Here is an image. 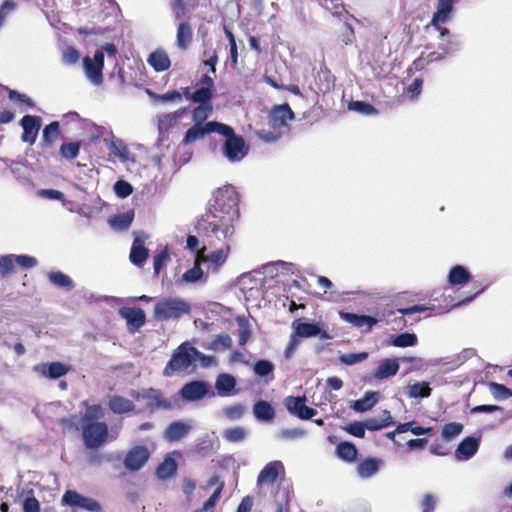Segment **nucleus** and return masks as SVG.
Masks as SVG:
<instances>
[{"label": "nucleus", "mask_w": 512, "mask_h": 512, "mask_svg": "<svg viewBox=\"0 0 512 512\" xmlns=\"http://www.w3.org/2000/svg\"><path fill=\"white\" fill-rule=\"evenodd\" d=\"M235 218L229 213L219 214L207 210L198 219L196 229L199 235L209 240L210 244L213 240L224 241L234 234Z\"/></svg>", "instance_id": "obj_1"}, {"label": "nucleus", "mask_w": 512, "mask_h": 512, "mask_svg": "<svg viewBox=\"0 0 512 512\" xmlns=\"http://www.w3.org/2000/svg\"><path fill=\"white\" fill-rule=\"evenodd\" d=\"M295 113L289 104L274 105L268 113L270 129H260L256 136L264 142H276L289 131V122L294 120Z\"/></svg>", "instance_id": "obj_2"}, {"label": "nucleus", "mask_w": 512, "mask_h": 512, "mask_svg": "<svg viewBox=\"0 0 512 512\" xmlns=\"http://www.w3.org/2000/svg\"><path fill=\"white\" fill-rule=\"evenodd\" d=\"M189 303L179 297H163L154 305L153 317L156 321L178 320L190 313Z\"/></svg>", "instance_id": "obj_3"}, {"label": "nucleus", "mask_w": 512, "mask_h": 512, "mask_svg": "<svg viewBox=\"0 0 512 512\" xmlns=\"http://www.w3.org/2000/svg\"><path fill=\"white\" fill-rule=\"evenodd\" d=\"M485 290V287H480V286H476V290L475 292L457 302V303H452V301L446 305H443V306H435V305H431V306H424V305H413V306H410V307H407V308H399L397 309V312H399L401 314L400 317H395L393 319V322L395 323V325L392 327L394 330L398 329V330H402L404 327H406L407 323H408V320L405 319V316H411L415 313H418V312H424V311H427V310H431V311H436L437 314H443V313H446L448 311H450L452 308L454 307H458L462 304H465V303H468L470 302L471 300H473L477 295H479L480 293H482L483 291Z\"/></svg>", "instance_id": "obj_4"}, {"label": "nucleus", "mask_w": 512, "mask_h": 512, "mask_svg": "<svg viewBox=\"0 0 512 512\" xmlns=\"http://www.w3.org/2000/svg\"><path fill=\"white\" fill-rule=\"evenodd\" d=\"M239 196L234 186L225 185L218 188L210 202L207 210L224 214L229 213L233 217L238 216Z\"/></svg>", "instance_id": "obj_5"}, {"label": "nucleus", "mask_w": 512, "mask_h": 512, "mask_svg": "<svg viewBox=\"0 0 512 512\" xmlns=\"http://www.w3.org/2000/svg\"><path fill=\"white\" fill-rule=\"evenodd\" d=\"M191 113L194 124L186 131L181 141V145L185 146L193 144L211 133L209 130V122H206V120L212 115L213 109L194 107Z\"/></svg>", "instance_id": "obj_6"}, {"label": "nucleus", "mask_w": 512, "mask_h": 512, "mask_svg": "<svg viewBox=\"0 0 512 512\" xmlns=\"http://www.w3.org/2000/svg\"><path fill=\"white\" fill-rule=\"evenodd\" d=\"M131 395L136 400H145L146 410L149 413L173 408V403L159 389L147 388L141 391H134Z\"/></svg>", "instance_id": "obj_7"}, {"label": "nucleus", "mask_w": 512, "mask_h": 512, "mask_svg": "<svg viewBox=\"0 0 512 512\" xmlns=\"http://www.w3.org/2000/svg\"><path fill=\"white\" fill-rule=\"evenodd\" d=\"M82 437L86 448L97 449L108 438V426L105 422H88L82 424Z\"/></svg>", "instance_id": "obj_8"}, {"label": "nucleus", "mask_w": 512, "mask_h": 512, "mask_svg": "<svg viewBox=\"0 0 512 512\" xmlns=\"http://www.w3.org/2000/svg\"><path fill=\"white\" fill-rule=\"evenodd\" d=\"M187 343H182L172 354L171 359L166 364L163 374L172 376L175 373L187 370L193 363V353L190 351Z\"/></svg>", "instance_id": "obj_9"}, {"label": "nucleus", "mask_w": 512, "mask_h": 512, "mask_svg": "<svg viewBox=\"0 0 512 512\" xmlns=\"http://www.w3.org/2000/svg\"><path fill=\"white\" fill-rule=\"evenodd\" d=\"M324 327L325 324L323 322L307 323L301 318L295 319L292 322L293 333L299 339L311 337H319L322 340L330 339L331 336Z\"/></svg>", "instance_id": "obj_10"}, {"label": "nucleus", "mask_w": 512, "mask_h": 512, "mask_svg": "<svg viewBox=\"0 0 512 512\" xmlns=\"http://www.w3.org/2000/svg\"><path fill=\"white\" fill-rule=\"evenodd\" d=\"M37 259L29 255L9 254L0 259V276L6 277L14 271V266L18 265L25 269L33 268L37 265Z\"/></svg>", "instance_id": "obj_11"}, {"label": "nucleus", "mask_w": 512, "mask_h": 512, "mask_svg": "<svg viewBox=\"0 0 512 512\" xmlns=\"http://www.w3.org/2000/svg\"><path fill=\"white\" fill-rule=\"evenodd\" d=\"M83 68L87 78L94 84L100 85L103 82L104 53L102 50H96L94 60L89 56L83 58Z\"/></svg>", "instance_id": "obj_12"}, {"label": "nucleus", "mask_w": 512, "mask_h": 512, "mask_svg": "<svg viewBox=\"0 0 512 512\" xmlns=\"http://www.w3.org/2000/svg\"><path fill=\"white\" fill-rule=\"evenodd\" d=\"M62 505L82 508L91 512L101 511V505L93 498L85 497L75 490H67L61 499Z\"/></svg>", "instance_id": "obj_13"}, {"label": "nucleus", "mask_w": 512, "mask_h": 512, "mask_svg": "<svg viewBox=\"0 0 512 512\" xmlns=\"http://www.w3.org/2000/svg\"><path fill=\"white\" fill-rule=\"evenodd\" d=\"M459 0H438L437 10L433 14L431 25L440 31L442 37L449 36V30L441 27V24L450 19L453 5Z\"/></svg>", "instance_id": "obj_14"}, {"label": "nucleus", "mask_w": 512, "mask_h": 512, "mask_svg": "<svg viewBox=\"0 0 512 512\" xmlns=\"http://www.w3.org/2000/svg\"><path fill=\"white\" fill-rule=\"evenodd\" d=\"M285 475V468L281 461H271L264 466L257 477V486L273 485L278 478Z\"/></svg>", "instance_id": "obj_15"}, {"label": "nucleus", "mask_w": 512, "mask_h": 512, "mask_svg": "<svg viewBox=\"0 0 512 512\" xmlns=\"http://www.w3.org/2000/svg\"><path fill=\"white\" fill-rule=\"evenodd\" d=\"M306 398L288 396L285 398V406L287 410L302 420H309L317 414V410L305 404Z\"/></svg>", "instance_id": "obj_16"}, {"label": "nucleus", "mask_w": 512, "mask_h": 512, "mask_svg": "<svg viewBox=\"0 0 512 512\" xmlns=\"http://www.w3.org/2000/svg\"><path fill=\"white\" fill-rule=\"evenodd\" d=\"M41 118L35 115H25L20 120L23 129L21 140L24 143L33 145L36 142L39 130L41 128Z\"/></svg>", "instance_id": "obj_17"}, {"label": "nucleus", "mask_w": 512, "mask_h": 512, "mask_svg": "<svg viewBox=\"0 0 512 512\" xmlns=\"http://www.w3.org/2000/svg\"><path fill=\"white\" fill-rule=\"evenodd\" d=\"M119 315L126 320L129 332L135 333L146 321V315L143 309L139 307H122L119 309Z\"/></svg>", "instance_id": "obj_18"}, {"label": "nucleus", "mask_w": 512, "mask_h": 512, "mask_svg": "<svg viewBox=\"0 0 512 512\" xmlns=\"http://www.w3.org/2000/svg\"><path fill=\"white\" fill-rule=\"evenodd\" d=\"M149 457L150 452L145 446H135L126 454L124 466L130 471H137L145 465Z\"/></svg>", "instance_id": "obj_19"}, {"label": "nucleus", "mask_w": 512, "mask_h": 512, "mask_svg": "<svg viewBox=\"0 0 512 512\" xmlns=\"http://www.w3.org/2000/svg\"><path fill=\"white\" fill-rule=\"evenodd\" d=\"M180 94H182V97L186 100L197 103L198 105L196 107L213 109L212 94L209 88H197L195 91H192L191 87H183L181 88Z\"/></svg>", "instance_id": "obj_20"}, {"label": "nucleus", "mask_w": 512, "mask_h": 512, "mask_svg": "<svg viewBox=\"0 0 512 512\" xmlns=\"http://www.w3.org/2000/svg\"><path fill=\"white\" fill-rule=\"evenodd\" d=\"M223 153L230 161L241 160L247 153L244 139L236 134L229 137L224 143Z\"/></svg>", "instance_id": "obj_21"}, {"label": "nucleus", "mask_w": 512, "mask_h": 512, "mask_svg": "<svg viewBox=\"0 0 512 512\" xmlns=\"http://www.w3.org/2000/svg\"><path fill=\"white\" fill-rule=\"evenodd\" d=\"M208 385L202 381H191L186 383L180 390L183 399L196 401L204 398L208 393Z\"/></svg>", "instance_id": "obj_22"}, {"label": "nucleus", "mask_w": 512, "mask_h": 512, "mask_svg": "<svg viewBox=\"0 0 512 512\" xmlns=\"http://www.w3.org/2000/svg\"><path fill=\"white\" fill-rule=\"evenodd\" d=\"M341 318L346 322L350 323L354 327L357 328H365L364 331H371L373 326H375L379 321L383 320V318H377L368 315H357L350 312H343L340 314Z\"/></svg>", "instance_id": "obj_23"}, {"label": "nucleus", "mask_w": 512, "mask_h": 512, "mask_svg": "<svg viewBox=\"0 0 512 512\" xmlns=\"http://www.w3.org/2000/svg\"><path fill=\"white\" fill-rule=\"evenodd\" d=\"M191 430L190 425L183 421H174L170 423L164 433V439L168 442H177L183 439Z\"/></svg>", "instance_id": "obj_24"}, {"label": "nucleus", "mask_w": 512, "mask_h": 512, "mask_svg": "<svg viewBox=\"0 0 512 512\" xmlns=\"http://www.w3.org/2000/svg\"><path fill=\"white\" fill-rule=\"evenodd\" d=\"M479 449V440L475 437L464 438L457 446L455 457L458 460H468L474 456Z\"/></svg>", "instance_id": "obj_25"}, {"label": "nucleus", "mask_w": 512, "mask_h": 512, "mask_svg": "<svg viewBox=\"0 0 512 512\" xmlns=\"http://www.w3.org/2000/svg\"><path fill=\"white\" fill-rule=\"evenodd\" d=\"M399 369V362L396 358H386L374 370L373 377L378 380L387 379L395 376Z\"/></svg>", "instance_id": "obj_26"}, {"label": "nucleus", "mask_w": 512, "mask_h": 512, "mask_svg": "<svg viewBox=\"0 0 512 512\" xmlns=\"http://www.w3.org/2000/svg\"><path fill=\"white\" fill-rule=\"evenodd\" d=\"M60 136V123L58 121H52L46 125L42 131L41 147L43 149L52 148Z\"/></svg>", "instance_id": "obj_27"}, {"label": "nucleus", "mask_w": 512, "mask_h": 512, "mask_svg": "<svg viewBox=\"0 0 512 512\" xmlns=\"http://www.w3.org/2000/svg\"><path fill=\"white\" fill-rule=\"evenodd\" d=\"M189 111L188 107H181L172 113H168L159 118L158 127L160 132H168L173 127L177 126L179 119L182 118Z\"/></svg>", "instance_id": "obj_28"}, {"label": "nucleus", "mask_w": 512, "mask_h": 512, "mask_svg": "<svg viewBox=\"0 0 512 512\" xmlns=\"http://www.w3.org/2000/svg\"><path fill=\"white\" fill-rule=\"evenodd\" d=\"M108 407L115 414H125L135 411L133 401L120 395L111 396L108 401Z\"/></svg>", "instance_id": "obj_29"}, {"label": "nucleus", "mask_w": 512, "mask_h": 512, "mask_svg": "<svg viewBox=\"0 0 512 512\" xmlns=\"http://www.w3.org/2000/svg\"><path fill=\"white\" fill-rule=\"evenodd\" d=\"M70 370V366L65 365L61 362H51L43 364L38 371L46 378L58 379L66 375Z\"/></svg>", "instance_id": "obj_30"}, {"label": "nucleus", "mask_w": 512, "mask_h": 512, "mask_svg": "<svg viewBox=\"0 0 512 512\" xmlns=\"http://www.w3.org/2000/svg\"><path fill=\"white\" fill-rule=\"evenodd\" d=\"M253 414L259 421L271 422L275 418V409L268 401L260 399L253 406Z\"/></svg>", "instance_id": "obj_31"}, {"label": "nucleus", "mask_w": 512, "mask_h": 512, "mask_svg": "<svg viewBox=\"0 0 512 512\" xmlns=\"http://www.w3.org/2000/svg\"><path fill=\"white\" fill-rule=\"evenodd\" d=\"M193 40L192 27L188 21H182L177 27L176 45L181 50H186Z\"/></svg>", "instance_id": "obj_32"}, {"label": "nucleus", "mask_w": 512, "mask_h": 512, "mask_svg": "<svg viewBox=\"0 0 512 512\" xmlns=\"http://www.w3.org/2000/svg\"><path fill=\"white\" fill-rule=\"evenodd\" d=\"M147 62L157 72L166 71L171 66L170 58L163 50H156L152 52L149 55Z\"/></svg>", "instance_id": "obj_33"}, {"label": "nucleus", "mask_w": 512, "mask_h": 512, "mask_svg": "<svg viewBox=\"0 0 512 512\" xmlns=\"http://www.w3.org/2000/svg\"><path fill=\"white\" fill-rule=\"evenodd\" d=\"M236 386V379L231 374H220L215 383V388L219 395L229 396L234 393Z\"/></svg>", "instance_id": "obj_34"}, {"label": "nucleus", "mask_w": 512, "mask_h": 512, "mask_svg": "<svg viewBox=\"0 0 512 512\" xmlns=\"http://www.w3.org/2000/svg\"><path fill=\"white\" fill-rule=\"evenodd\" d=\"M380 463L379 459L368 457L358 464L357 473L361 478H369L378 472Z\"/></svg>", "instance_id": "obj_35"}, {"label": "nucleus", "mask_w": 512, "mask_h": 512, "mask_svg": "<svg viewBox=\"0 0 512 512\" xmlns=\"http://www.w3.org/2000/svg\"><path fill=\"white\" fill-rule=\"evenodd\" d=\"M177 462L174 458L167 456L156 469V476L161 480L171 478L177 472Z\"/></svg>", "instance_id": "obj_36"}, {"label": "nucleus", "mask_w": 512, "mask_h": 512, "mask_svg": "<svg viewBox=\"0 0 512 512\" xmlns=\"http://www.w3.org/2000/svg\"><path fill=\"white\" fill-rule=\"evenodd\" d=\"M365 428L369 431H377L382 428L391 426L395 424L393 417L391 416L390 411L384 410L382 417L380 419L377 418H369L364 421Z\"/></svg>", "instance_id": "obj_37"}, {"label": "nucleus", "mask_w": 512, "mask_h": 512, "mask_svg": "<svg viewBox=\"0 0 512 512\" xmlns=\"http://www.w3.org/2000/svg\"><path fill=\"white\" fill-rule=\"evenodd\" d=\"M149 256L148 249L136 239L131 247L130 261L136 266H142Z\"/></svg>", "instance_id": "obj_38"}, {"label": "nucleus", "mask_w": 512, "mask_h": 512, "mask_svg": "<svg viewBox=\"0 0 512 512\" xmlns=\"http://www.w3.org/2000/svg\"><path fill=\"white\" fill-rule=\"evenodd\" d=\"M470 278H471V275H470L469 271L461 265L453 266L450 269L449 274H448V282L451 285L465 284V283L469 282Z\"/></svg>", "instance_id": "obj_39"}, {"label": "nucleus", "mask_w": 512, "mask_h": 512, "mask_svg": "<svg viewBox=\"0 0 512 512\" xmlns=\"http://www.w3.org/2000/svg\"><path fill=\"white\" fill-rule=\"evenodd\" d=\"M231 346L232 339L228 334L217 335L210 343L202 344L204 349L212 350L215 352L228 350L231 348Z\"/></svg>", "instance_id": "obj_40"}, {"label": "nucleus", "mask_w": 512, "mask_h": 512, "mask_svg": "<svg viewBox=\"0 0 512 512\" xmlns=\"http://www.w3.org/2000/svg\"><path fill=\"white\" fill-rule=\"evenodd\" d=\"M337 456L346 462H353L357 458L358 450L353 443L341 442L336 447Z\"/></svg>", "instance_id": "obj_41"}, {"label": "nucleus", "mask_w": 512, "mask_h": 512, "mask_svg": "<svg viewBox=\"0 0 512 512\" xmlns=\"http://www.w3.org/2000/svg\"><path fill=\"white\" fill-rule=\"evenodd\" d=\"M81 141L63 142L59 148V155L65 160L72 161L80 153Z\"/></svg>", "instance_id": "obj_42"}, {"label": "nucleus", "mask_w": 512, "mask_h": 512, "mask_svg": "<svg viewBox=\"0 0 512 512\" xmlns=\"http://www.w3.org/2000/svg\"><path fill=\"white\" fill-rule=\"evenodd\" d=\"M432 389L427 382H416L407 387V395L410 398H427L431 395Z\"/></svg>", "instance_id": "obj_43"}, {"label": "nucleus", "mask_w": 512, "mask_h": 512, "mask_svg": "<svg viewBox=\"0 0 512 512\" xmlns=\"http://www.w3.org/2000/svg\"><path fill=\"white\" fill-rule=\"evenodd\" d=\"M133 218V212H126L110 218L109 224L116 230L124 231L130 227Z\"/></svg>", "instance_id": "obj_44"}, {"label": "nucleus", "mask_w": 512, "mask_h": 512, "mask_svg": "<svg viewBox=\"0 0 512 512\" xmlns=\"http://www.w3.org/2000/svg\"><path fill=\"white\" fill-rule=\"evenodd\" d=\"M463 424L459 422H450L442 427L441 437L444 441H451L463 431Z\"/></svg>", "instance_id": "obj_45"}, {"label": "nucleus", "mask_w": 512, "mask_h": 512, "mask_svg": "<svg viewBox=\"0 0 512 512\" xmlns=\"http://www.w3.org/2000/svg\"><path fill=\"white\" fill-rule=\"evenodd\" d=\"M48 279L57 287L71 289L73 288L72 279L61 271H51L48 273Z\"/></svg>", "instance_id": "obj_46"}, {"label": "nucleus", "mask_w": 512, "mask_h": 512, "mask_svg": "<svg viewBox=\"0 0 512 512\" xmlns=\"http://www.w3.org/2000/svg\"><path fill=\"white\" fill-rule=\"evenodd\" d=\"M378 401V393L377 392H367L362 399H359L355 402V409L360 412H365L370 409L377 403Z\"/></svg>", "instance_id": "obj_47"}, {"label": "nucleus", "mask_w": 512, "mask_h": 512, "mask_svg": "<svg viewBox=\"0 0 512 512\" xmlns=\"http://www.w3.org/2000/svg\"><path fill=\"white\" fill-rule=\"evenodd\" d=\"M170 261V253L166 246L161 252L154 256V275L159 276L162 269H164Z\"/></svg>", "instance_id": "obj_48"}, {"label": "nucleus", "mask_w": 512, "mask_h": 512, "mask_svg": "<svg viewBox=\"0 0 512 512\" xmlns=\"http://www.w3.org/2000/svg\"><path fill=\"white\" fill-rule=\"evenodd\" d=\"M417 337L413 333H403L393 337L392 345L395 347H410L417 344Z\"/></svg>", "instance_id": "obj_49"}, {"label": "nucleus", "mask_w": 512, "mask_h": 512, "mask_svg": "<svg viewBox=\"0 0 512 512\" xmlns=\"http://www.w3.org/2000/svg\"><path fill=\"white\" fill-rule=\"evenodd\" d=\"M338 38L345 45H351L355 41V31L350 23L345 22L342 25Z\"/></svg>", "instance_id": "obj_50"}, {"label": "nucleus", "mask_w": 512, "mask_h": 512, "mask_svg": "<svg viewBox=\"0 0 512 512\" xmlns=\"http://www.w3.org/2000/svg\"><path fill=\"white\" fill-rule=\"evenodd\" d=\"M349 109L357 111L364 115L377 114V109L370 103L364 101H352L349 104Z\"/></svg>", "instance_id": "obj_51"}, {"label": "nucleus", "mask_w": 512, "mask_h": 512, "mask_svg": "<svg viewBox=\"0 0 512 512\" xmlns=\"http://www.w3.org/2000/svg\"><path fill=\"white\" fill-rule=\"evenodd\" d=\"M245 436H246V431L242 427L229 428L223 432V437L227 441L233 442V443L240 442V441L244 440Z\"/></svg>", "instance_id": "obj_52"}, {"label": "nucleus", "mask_w": 512, "mask_h": 512, "mask_svg": "<svg viewBox=\"0 0 512 512\" xmlns=\"http://www.w3.org/2000/svg\"><path fill=\"white\" fill-rule=\"evenodd\" d=\"M263 80L275 89H285V90L293 93L294 95H297V96L301 95V90H300L299 86L296 84H290L287 86L280 85L274 78H272L271 76H269L267 74H265L263 76Z\"/></svg>", "instance_id": "obj_53"}, {"label": "nucleus", "mask_w": 512, "mask_h": 512, "mask_svg": "<svg viewBox=\"0 0 512 512\" xmlns=\"http://www.w3.org/2000/svg\"><path fill=\"white\" fill-rule=\"evenodd\" d=\"M209 130L211 133L216 132L225 136L226 139H229V137H233L235 135V132L232 127L216 121L209 122Z\"/></svg>", "instance_id": "obj_54"}, {"label": "nucleus", "mask_w": 512, "mask_h": 512, "mask_svg": "<svg viewBox=\"0 0 512 512\" xmlns=\"http://www.w3.org/2000/svg\"><path fill=\"white\" fill-rule=\"evenodd\" d=\"M490 391L495 398L507 399L512 397V390L496 382L489 383Z\"/></svg>", "instance_id": "obj_55"}, {"label": "nucleus", "mask_w": 512, "mask_h": 512, "mask_svg": "<svg viewBox=\"0 0 512 512\" xmlns=\"http://www.w3.org/2000/svg\"><path fill=\"white\" fill-rule=\"evenodd\" d=\"M108 150L111 154L125 160L127 154V147L122 140H112L108 144Z\"/></svg>", "instance_id": "obj_56"}, {"label": "nucleus", "mask_w": 512, "mask_h": 512, "mask_svg": "<svg viewBox=\"0 0 512 512\" xmlns=\"http://www.w3.org/2000/svg\"><path fill=\"white\" fill-rule=\"evenodd\" d=\"M188 0H171V9L176 20H182L187 13Z\"/></svg>", "instance_id": "obj_57"}, {"label": "nucleus", "mask_w": 512, "mask_h": 512, "mask_svg": "<svg viewBox=\"0 0 512 512\" xmlns=\"http://www.w3.org/2000/svg\"><path fill=\"white\" fill-rule=\"evenodd\" d=\"M80 59L79 51L73 47L68 46L62 52V61L66 65L76 64Z\"/></svg>", "instance_id": "obj_58"}, {"label": "nucleus", "mask_w": 512, "mask_h": 512, "mask_svg": "<svg viewBox=\"0 0 512 512\" xmlns=\"http://www.w3.org/2000/svg\"><path fill=\"white\" fill-rule=\"evenodd\" d=\"M223 488H224V482H221L217 486V488L213 492V494L204 502L202 508H200L199 510H202V512H204V511H209V510L213 509L215 507L216 503L218 502V500L220 499Z\"/></svg>", "instance_id": "obj_59"}, {"label": "nucleus", "mask_w": 512, "mask_h": 512, "mask_svg": "<svg viewBox=\"0 0 512 512\" xmlns=\"http://www.w3.org/2000/svg\"><path fill=\"white\" fill-rule=\"evenodd\" d=\"M254 373L260 377H265L272 374L274 366L268 360H258L254 364Z\"/></svg>", "instance_id": "obj_60"}, {"label": "nucleus", "mask_w": 512, "mask_h": 512, "mask_svg": "<svg viewBox=\"0 0 512 512\" xmlns=\"http://www.w3.org/2000/svg\"><path fill=\"white\" fill-rule=\"evenodd\" d=\"M440 49L442 50V52L433 51L425 55L429 64L443 60L446 57V55H448L452 51V43L449 42L446 45H442L440 46Z\"/></svg>", "instance_id": "obj_61"}, {"label": "nucleus", "mask_w": 512, "mask_h": 512, "mask_svg": "<svg viewBox=\"0 0 512 512\" xmlns=\"http://www.w3.org/2000/svg\"><path fill=\"white\" fill-rule=\"evenodd\" d=\"M17 3L14 0H5L0 6V28L7 17L16 9Z\"/></svg>", "instance_id": "obj_62"}, {"label": "nucleus", "mask_w": 512, "mask_h": 512, "mask_svg": "<svg viewBox=\"0 0 512 512\" xmlns=\"http://www.w3.org/2000/svg\"><path fill=\"white\" fill-rule=\"evenodd\" d=\"M103 416L102 407L100 405L89 406L83 416V423L97 422L96 420Z\"/></svg>", "instance_id": "obj_63"}, {"label": "nucleus", "mask_w": 512, "mask_h": 512, "mask_svg": "<svg viewBox=\"0 0 512 512\" xmlns=\"http://www.w3.org/2000/svg\"><path fill=\"white\" fill-rule=\"evenodd\" d=\"M229 250H230V247H229V245H227L225 250L217 249V250L213 251L209 255L210 262L214 263L216 266L223 265L227 260Z\"/></svg>", "instance_id": "obj_64"}]
</instances>
